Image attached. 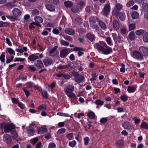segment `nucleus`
<instances>
[{
  "mask_svg": "<svg viewBox=\"0 0 148 148\" xmlns=\"http://www.w3.org/2000/svg\"><path fill=\"white\" fill-rule=\"evenodd\" d=\"M74 90V87L73 86L69 85L64 88V91L68 97L71 98H73L75 94L72 92Z\"/></svg>",
  "mask_w": 148,
  "mask_h": 148,
  "instance_id": "f257e3e1",
  "label": "nucleus"
},
{
  "mask_svg": "<svg viewBox=\"0 0 148 148\" xmlns=\"http://www.w3.org/2000/svg\"><path fill=\"white\" fill-rule=\"evenodd\" d=\"M15 126L13 124H9L7 123H3L1 125V128L6 133H9L14 129Z\"/></svg>",
  "mask_w": 148,
  "mask_h": 148,
  "instance_id": "f03ea898",
  "label": "nucleus"
},
{
  "mask_svg": "<svg viewBox=\"0 0 148 148\" xmlns=\"http://www.w3.org/2000/svg\"><path fill=\"white\" fill-rule=\"evenodd\" d=\"M72 75L75 76V81L78 83H81L84 79V77L82 75L80 74L77 72L74 71L72 72Z\"/></svg>",
  "mask_w": 148,
  "mask_h": 148,
  "instance_id": "7ed1b4c3",
  "label": "nucleus"
},
{
  "mask_svg": "<svg viewBox=\"0 0 148 148\" xmlns=\"http://www.w3.org/2000/svg\"><path fill=\"white\" fill-rule=\"evenodd\" d=\"M133 57L139 60H142L143 58V56L141 54L140 52L137 51H135L133 52Z\"/></svg>",
  "mask_w": 148,
  "mask_h": 148,
  "instance_id": "20e7f679",
  "label": "nucleus"
},
{
  "mask_svg": "<svg viewBox=\"0 0 148 148\" xmlns=\"http://www.w3.org/2000/svg\"><path fill=\"white\" fill-rule=\"evenodd\" d=\"M139 50L142 55L144 56H148V49L147 48L142 46L139 47Z\"/></svg>",
  "mask_w": 148,
  "mask_h": 148,
  "instance_id": "39448f33",
  "label": "nucleus"
},
{
  "mask_svg": "<svg viewBox=\"0 0 148 148\" xmlns=\"http://www.w3.org/2000/svg\"><path fill=\"white\" fill-rule=\"evenodd\" d=\"M3 140L4 142H5L7 144H10L12 141L11 137L9 135L5 134L3 136Z\"/></svg>",
  "mask_w": 148,
  "mask_h": 148,
  "instance_id": "423d86ee",
  "label": "nucleus"
},
{
  "mask_svg": "<svg viewBox=\"0 0 148 148\" xmlns=\"http://www.w3.org/2000/svg\"><path fill=\"white\" fill-rule=\"evenodd\" d=\"M34 126V125H33L32 124H31L27 128L28 134L29 136L33 135L35 133L34 128L32 127V126Z\"/></svg>",
  "mask_w": 148,
  "mask_h": 148,
  "instance_id": "0eeeda50",
  "label": "nucleus"
},
{
  "mask_svg": "<svg viewBox=\"0 0 148 148\" xmlns=\"http://www.w3.org/2000/svg\"><path fill=\"white\" fill-rule=\"evenodd\" d=\"M110 10V5L108 4H106L104 7L103 10V13L106 16H107L109 14Z\"/></svg>",
  "mask_w": 148,
  "mask_h": 148,
  "instance_id": "6e6552de",
  "label": "nucleus"
},
{
  "mask_svg": "<svg viewBox=\"0 0 148 148\" xmlns=\"http://www.w3.org/2000/svg\"><path fill=\"white\" fill-rule=\"evenodd\" d=\"M13 15L15 17H18L20 16L22 14V12L18 9L15 8L12 11Z\"/></svg>",
  "mask_w": 148,
  "mask_h": 148,
  "instance_id": "1a4fd4ad",
  "label": "nucleus"
},
{
  "mask_svg": "<svg viewBox=\"0 0 148 148\" xmlns=\"http://www.w3.org/2000/svg\"><path fill=\"white\" fill-rule=\"evenodd\" d=\"M69 53L68 50L66 49H62L60 53V56L62 58L66 57Z\"/></svg>",
  "mask_w": 148,
  "mask_h": 148,
  "instance_id": "9d476101",
  "label": "nucleus"
},
{
  "mask_svg": "<svg viewBox=\"0 0 148 148\" xmlns=\"http://www.w3.org/2000/svg\"><path fill=\"white\" fill-rule=\"evenodd\" d=\"M115 6L116 9L115 10V14L116 16H117L118 15V13L122 9L123 6L121 4L119 3H116V4Z\"/></svg>",
  "mask_w": 148,
  "mask_h": 148,
  "instance_id": "9b49d317",
  "label": "nucleus"
},
{
  "mask_svg": "<svg viewBox=\"0 0 148 148\" xmlns=\"http://www.w3.org/2000/svg\"><path fill=\"white\" fill-rule=\"evenodd\" d=\"M112 23L113 28L115 30H117L119 29L120 26L118 21L116 19L113 21Z\"/></svg>",
  "mask_w": 148,
  "mask_h": 148,
  "instance_id": "f8f14e48",
  "label": "nucleus"
},
{
  "mask_svg": "<svg viewBox=\"0 0 148 148\" xmlns=\"http://www.w3.org/2000/svg\"><path fill=\"white\" fill-rule=\"evenodd\" d=\"M64 32L66 34L71 35H73L75 33L74 30L70 28L65 29L64 30Z\"/></svg>",
  "mask_w": 148,
  "mask_h": 148,
  "instance_id": "ddd939ff",
  "label": "nucleus"
},
{
  "mask_svg": "<svg viewBox=\"0 0 148 148\" xmlns=\"http://www.w3.org/2000/svg\"><path fill=\"white\" fill-rule=\"evenodd\" d=\"M103 50L102 53L104 54L108 55L112 51V49L111 47H108Z\"/></svg>",
  "mask_w": 148,
  "mask_h": 148,
  "instance_id": "4468645a",
  "label": "nucleus"
},
{
  "mask_svg": "<svg viewBox=\"0 0 148 148\" xmlns=\"http://www.w3.org/2000/svg\"><path fill=\"white\" fill-rule=\"evenodd\" d=\"M15 3L16 1H15L13 2H10L6 3L5 4V5L6 7L8 8L9 9H12V8L16 6V5L15 4Z\"/></svg>",
  "mask_w": 148,
  "mask_h": 148,
  "instance_id": "2eb2a0df",
  "label": "nucleus"
},
{
  "mask_svg": "<svg viewBox=\"0 0 148 148\" xmlns=\"http://www.w3.org/2000/svg\"><path fill=\"white\" fill-rule=\"evenodd\" d=\"M119 19L122 21H124L125 18V15L124 12H121L118 13V15Z\"/></svg>",
  "mask_w": 148,
  "mask_h": 148,
  "instance_id": "dca6fc26",
  "label": "nucleus"
},
{
  "mask_svg": "<svg viewBox=\"0 0 148 148\" xmlns=\"http://www.w3.org/2000/svg\"><path fill=\"white\" fill-rule=\"evenodd\" d=\"M35 65L37 67L42 68L44 67V65L42 62L40 60H37L36 62L35 63Z\"/></svg>",
  "mask_w": 148,
  "mask_h": 148,
  "instance_id": "f3484780",
  "label": "nucleus"
},
{
  "mask_svg": "<svg viewBox=\"0 0 148 148\" xmlns=\"http://www.w3.org/2000/svg\"><path fill=\"white\" fill-rule=\"evenodd\" d=\"M43 62L46 66L50 65L53 63L52 60L50 59H45L43 60Z\"/></svg>",
  "mask_w": 148,
  "mask_h": 148,
  "instance_id": "a211bd4d",
  "label": "nucleus"
},
{
  "mask_svg": "<svg viewBox=\"0 0 148 148\" xmlns=\"http://www.w3.org/2000/svg\"><path fill=\"white\" fill-rule=\"evenodd\" d=\"M46 8L51 12H54L55 10V7L52 5L47 4L46 5Z\"/></svg>",
  "mask_w": 148,
  "mask_h": 148,
  "instance_id": "6ab92c4d",
  "label": "nucleus"
},
{
  "mask_svg": "<svg viewBox=\"0 0 148 148\" xmlns=\"http://www.w3.org/2000/svg\"><path fill=\"white\" fill-rule=\"evenodd\" d=\"M99 24L101 27V28L103 30H106L107 29V27L105 23L103 21L99 20Z\"/></svg>",
  "mask_w": 148,
  "mask_h": 148,
  "instance_id": "aec40b11",
  "label": "nucleus"
},
{
  "mask_svg": "<svg viewBox=\"0 0 148 148\" xmlns=\"http://www.w3.org/2000/svg\"><path fill=\"white\" fill-rule=\"evenodd\" d=\"M34 20L35 21V23L39 24L42 23L43 22V19L42 18L39 16H35L34 18Z\"/></svg>",
  "mask_w": 148,
  "mask_h": 148,
  "instance_id": "412c9836",
  "label": "nucleus"
},
{
  "mask_svg": "<svg viewBox=\"0 0 148 148\" xmlns=\"http://www.w3.org/2000/svg\"><path fill=\"white\" fill-rule=\"evenodd\" d=\"M38 58L39 57L38 56L34 54H32V55L29 56L28 58V60L30 61H34Z\"/></svg>",
  "mask_w": 148,
  "mask_h": 148,
  "instance_id": "4be33fe9",
  "label": "nucleus"
},
{
  "mask_svg": "<svg viewBox=\"0 0 148 148\" xmlns=\"http://www.w3.org/2000/svg\"><path fill=\"white\" fill-rule=\"evenodd\" d=\"M35 25L37 26H39L40 27H41V26L40 24L38 23H36L35 22H32L29 25V28L31 29H32L34 28V25Z\"/></svg>",
  "mask_w": 148,
  "mask_h": 148,
  "instance_id": "5701e85b",
  "label": "nucleus"
},
{
  "mask_svg": "<svg viewBox=\"0 0 148 148\" xmlns=\"http://www.w3.org/2000/svg\"><path fill=\"white\" fill-rule=\"evenodd\" d=\"M64 3V5L67 8H71L73 5L72 2L69 1H65Z\"/></svg>",
  "mask_w": 148,
  "mask_h": 148,
  "instance_id": "b1692460",
  "label": "nucleus"
},
{
  "mask_svg": "<svg viewBox=\"0 0 148 148\" xmlns=\"http://www.w3.org/2000/svg\"><path fill=\"white\" fill-rule=\"evenodd\" d=\"M122 125L124 129H127L129 127H130L131 125L130 123L127 121H126L122 124Z\"/></svg>",
  "mask_w": 148,
  "mask_h": 148,
  "instance_id": "393cba45",
  "label": "nucleus"
},
{
  "mask_svg": "<svg viewBox=\"0 0 148 148\" xmlns=\"http://www.w3.org/2000/svg\"><path fill=\"white\" fill-rule=\"evenodd\" d=\"M71 66V65L70 64H68L66 65H61L57 67V68L58 69H67Z\"/></svg>",
  "mask_w": 148,
  "mask_h": 148,
  "instance_id": "a878e982",
  "label": "nucleus"
},
{
  "mask_svg": "<svg viewBox=\"0 0 148 148\" xmlns=\"http://www.w3.org/2000/svg\"><path fill=\"white\" fill-rule=\"evenodd\" d=\"M87 38L91 41H93L95 40V36L93 35L90 33L88 34L87 35Z\"/></svg>",
  "mask_w": 148,
  "mask_h": 148,
  "instance_id": "bb28decb",
  "label": "nucleus"
},
{
  "mask_svg": "<svg viewBox=\"0 0 148 148\" xmlns=\"http://www.w3.org/2000/svg\"><path fill=\"white\" fill-rule=\"evenodd\" d=\"M143 40L145 42H148V32L145 33L143 37Z\"/></svg>",
  "mask_w": 148,
  "mask_h": 148,
  "instance_id": "cd10ccee",
  "label": "nucleus"
},
{
  "mask_svg": "<svg viewBox=\"0 0 148 148\" xmlns=\"http://www.w3.org/2000/svg\"><path fill=\"white\" fill-rule=\"evenodd\" d=\"M142 9L144 11H146L148 10V4L147 3H145L143 4Z\"/></svg>",
  "mask_w": 148,
  "mask_h": 148,
  "instance_id": "c85d7f7f",
  "label": "nucleus"
},
{
  "mask_svg": "<svg viewBox=\"0 0 148 148\" xmlns=\"http://www.w3.org/2000/svg\"><path fill=\"white\" fill-rule=\"evenodd\" d=\"M128 38L130 40H134L135 38V35L134 32H131L129 34Z\"/></svg>",
  "mask_w": 148,
  "mask_h": 148,
  "instance_id": "c756f323",
  "label": "nucleus"
},
{
  "mask_svg": "<svg viewBox=\"0 0 148 148\" xmlns=\"http://www.w3.org/2000/svg\"><path fill=\"white\" fill-rule=\"evenodd\" d=\"M136 88L134 86H129L128 87L127 90L129 92H134Z\"/></svg>",
  "mask_w": 148,
  "mask_h": 148,
  "instance_id": "7c9ffc66",
  "label": "nucleus"
},
{
  "mask_svg": "<svg viewBox=\"0 0 148 148\" xmlns=\"http://www.w3.org/2000/svg\"><path fill=\"white\" fill-rule=\"evenodd\" d=\"M133 19H137L139 17V15L138 13L134 11L132 12L131 15Z\"/></svg>",
  "mask_w": 148,
  "mask_h": 148,
  "instance_id": "2f4dec72",
  "label": "nucleus"
},
{
  "mask_svg": "<svg viewBox=\"0 0 148 148\" xmlns=\"http://www.w3.org/2000/svg\"><path fill=\"white\" fill-rule=\"evenodd\" d=\"M145 32V31L143 29H140L137 30L136 32V34L138 36H140L144 34Z\"/></svg>",
  "mask_w": 148,
  "mask_h": 148,
  "instance_id": "473e14b6",
  "label": "nucleus"
},
{
  "mask_svg": "<svg viewBox=\"0 0 148 148\" xmlns=\"http://www.w3.org/2000/svg\"><path fill=\"white\" fill-rule=\"evenodd\" d=\"M96 45L98 50L101 51L102 52L103 50L104 49V47L97 43L96 44Z\"/></svg>",
  "mask_w": 148,
  "mask_h": 148,
  "instance_id": "72a5a7b5",
  "label": "nucleus"
},
{
  "mask_svg": "<svg viewBox=\"0 0 148 148\" xmlns=\"http://www.w3.org/2000/svg\"><path fill=\"white\" fill-rule=\"evenodd\" d=\"M39 13V11L36 9H34L32 12V14L33 16L38 15Z\"/></svg>",
  "mask_w": 148,
  "mask_h": 148,
  "instance_id": "f704fd0d",
  "label": "nucleus"
},
{
  "mask_svg": "<svg viewBox=\"0 0 148 148\" xmlns=\"http://www.w3.org/2000/svg\"><path fill=\"white\" fill-rule=\"evenodd\" d=\"M106 40L107 44L110 46L112 45V42L111 39L110 37H107L106 38Z\"/></svg>",
  "mask_w": 148,
  "mask_h": 148,
  "instance_id": "c9c22d12",
  "label": "nucleus"
},
{
  "mask_svg": "<svg viewBox=\"0 0 148 148\" xmlns=\"http://www.w3.org/2000/svg\"><path fill=\"white\" fill-rule=\"evenodd\" d=\"M7 51L9 53L10 55H15V52L11 48H7Z\"/></svg>",
  "mask_w": 148,
  "mask_h": 148,
  "instance_id": "e433bc0d",
  "label": "nucleus"
},
{
  "mask_svg": "<svg viewBox=\"0 0 148 148\" xmlns=\"http://www.w3.org/2000/svg\"><path fill=\"white\" fill-rule=\"evenodd\" d=\"M46 109V106L44 104H42L40 105L38 108V110L39 111H44Z\"/></svg>",
  "mask_w": 148,
  "mask_h": 148,
  "instance_id": "4c0bfd02",
  "label": "nucleus"
},
{
  "mask_svg": "<svg viewBox=\"0 0 148 148\" xmlns=\"http://www.w3.org/2000/svg\"><path fill=\"white\" fill-rule=\"evenodd\" d=\"M123 140L121 139L116 141L115 144L117 146H121L123 145Z\"/></svg>",
  "mask_w": 148,
  "mask_h": 148,
  "instance_id": "58836bf2",
  "label": "nucleus"
},
{
  "mask_svg": "<svg viewBox=\"0 0 148 148\" xmlns=\"http://www.w3.org/2000/svg\"><path fill=\"white\" fill-rule=\"evenodd\" d=\"M11 134L12 135V137L14 138H16L18 136L17 133L14 130L11 133Z\"/></svg>",
  "mask_w": 148,
  "mask_h": 148,
  "instance_id": "ea45409f",
  "label": "nucleus"
},
{
  "mask_svg": "<svg viewBox=\"0 0 148 148\" xmlns=\"http://www.w3.org/2000/svg\"><path fill=\"white\" fill-rule=\"evenodd\" d=\"M5 53L4 52L1 55L0 57V59L2 62H5Z\"/></svg>",
  "mask_w": 148,
  "mask_h": 148,
  "instance_id": "a19ab883",
  "label": "nucleus"
},
{
  "mask_svg": "<svg viewBox=\"0 0 148 148\" xmlns=\"http://www.w3.org/2000/svg\"><path fill=\"white\" fill-rule=\"evenodd\" d=\"M95 114L93 112H91L88 113V116L91 119H93L95 117Z\"/></svg>",
  "mask_w": 148,
  "mask_h": 148,
  "instance_id": "79ce46f5",
  "label": "nucleus"
},
{
  "mask_svg": "<svg viewBox=\"0 0 148 148\" xmlns=\"http://www.w3.org/2000/svg\"><path fill=\"white\" fill-rule=\"evenodd\" d=\"M57 48V46H55L51 50L49 51V53L50 56H53V54L55 52Z\"/></svg>",
  "mask_w": 148,
  "mask_h": 148,
  "instance_id": "37998d69",
  "label": "nucleus"
},
{
  "mask_svg": "<svg viewBox=\"0 0 148 148\" xmlns=\"http://www.w3.org/2000/svg\"><path fill=\"white\" fill-rule=\"evenodd\" d=\"M95 103L97 105L101 106L104 103L103 102L101 101L100 100H97L95 101Z\"/></svg>",
  "mask_w": 148,
  "mask_h": 148,
  "instance_id": "c03bdc74",
  "label": "nucleus"
},
{
  "mask_svg": "<svg viewBox=\"0 0 148 148\" xmlns=\"http://www.w3.org/2000/svg\"><path fill=\"white\" fill-rule=\"evenodd\" d=\"M136 27V25L134 24H130L129 26V29L130 30L134 29Z\"/></svg>",
  "mask_w": 148,
  "mask_h": 148,
  "instance_id": "a18cd8bd",
  "label": "nucleus"
},
{
  "mask_svg": "<svg viewBox=\"0 0 148 148\" xmlns=\"http://www.w3.org/2000/svg\"><path fill=\"white\" fill-rule=\"evenodd\" d=\"M141 126L144 129H148V125L146 123L143 122L141 125Z\"/></svg>",
  "mask_w": 148,
  "mask_h": 148,
  "instance_id": "49530a36",
  "label": "nucleus"
},
{
  "mask_svg": "<svg viewBox=\"0 0 148 148\" xmlns=\"http://www.w3.org/2000/svg\"><path fill=\"white\" fill-rule=\"evenodd\" d=\"M60 43L63 45L68 46L69 45V43L68 42L63 40H61Z\"/></svg>",
  "mask_w": 148,
  "mask_h": 148,
  "instance_id": "de8ad7c7",
  "label": "nucleus"
},
{
  "mask_svg": "<svg viewBox=\"0 0 148 148\" xmlns=\"http://www.w3.org/2000/svg\"><path fill=\"white\" fill-rule=\"evenodd\" d=\"M57 114L62 116H65L66 117L70 116L69 115L67 114L61 112H58Z\"/></svg>",
  "mask_w": 148,
  "mask_h": 148,
  "instance_id": "09e8293b",
  "label": "nucleus"
},
{
  "mask_svg": "<svg viewBox=\"0 0 148 148\" xmlns=\"http://www.w3.org/2000/svg\"><path fill=\"white\" fill-rule=\"evenodd\" d=\"M76 144V142L75 140H73L71 142H70L69 143V145L72 147H74Z\"/></svg>",
  "mask_w": 148,
  "mask_h": 148,
  "instance_id": "8fccbe9b",
  "label": "nucleus"
},
{
  "mask_svg": "<svg viewBox=\"0 0 148 148\" xmlns=\"http://www.w3.org/2000/svg\"><path fill=\"white\" fill-rule=\"evenodd\" d=\"M56 145L53 143H49L48 148H56Z\"/></svg>",
  "mask_w": 148,
  "mask_h": 148,
  "instance_id": "3c124183",
  "label": "nucleus"
},
{
  "mask_svg": "<svg viewBox=\"0 0 148 148\" xmlns=\"http://www.w3.org/2000/svg\"><path fill=\"white\" fill-rule=\"evenodd\" d=\"M42 95L43 97L45 98L48 97V95L47 92L45 90H43L42 91Z\"/></svg>",
  "mask_w": 148,
  "mask_h": 148,
  "instance_id": "603ef678",
  "label": "nucleus"
},
{
  "mask_svg": "<svg viewBox=\"0 0 148 148\" xmlns=\"http://www.w3.org/2000/svg\"><path fill=\"white\" fill-rule=\"evenodd\" d=\"M77 4L80 6L81 9H82V8L84 7L85 5V3L83 1H80V2L77 3Z\"/></svg>",
  "mask_w": 148,
  "mask_h": 148,
  "instance_id": "864d4df0",
  "label": "nucleus"
},
{
  "mask_svg": "<svg viewBox=\"0 0 148 148\" xmlns=\"http://www.w3.org/2000/svg\"><path fill=\"white\" fill-rule=\"evenodd\" d=\"M134 3L133 1L131 0L129 1L127 4V7H130L131 6L133 5Z\"/></svg>",
  "mask_w": 148,
  "mask_h": 148,
  "instance_id": "5fc2aeb1",
  "label": "nucleus"
},
{
  "mask_svg": "<svg viewBox=\"0 0 148 148\" xmlns=\"http://www.w3.org/2000/svg\"><path fill=\"white\" fill-rule=\"evenodd\" d=\"M121 66L122 67L120 68V71L121 72L124 73L125 71V65L122 63L121 65Z\"/></svg>",
  "mask_w": 148,
  "mask_h": 148,
  "instance_id": "6e6d98bb",
  "label": "nucleus"
},
{
  "mask_svg": "<svg viewBox=\"0 0 148 148\" xmlns=\"http://www.w3.org/2000/svg\"><path fill=\"white\" fill-rule=\"evenodd\" d=\"M121 98L122 100L123 101H126L128 99L126 95L121 96Z\"/></svg>",
  "mask_w": 148,
  "mask_h": 148,
  "instance_id": "4d7b16f0",
  "label": "nucleus"
},
{
  "mask_svg": "<svg viewBox=\"0 0 148 148\" xmlns=\"http://www.w3.org/2000/svg\"><path fill=\"white\" fill-rule=\"evenodd\" d=\"M66 136L69 140H71L73 137V134L72 133H69Z\"/></svg>",
  "mask_w": 148,
  "mask_h": 148,
  "instance_id": "13d9d810",
  "label": "nucleus"
},
{
  "mask_svg": "<svg viewBox=\"0 0 148 148\" xmlns=\"http://www.w3.org/2000/svg\"><path fill=\"white\" fill-rule=\"evenodd\" d=\"M66 131V130L64 128H61L58 131L57 133H58L59 134H63Z\"/></svg>",
  "mask_w": 148,
  "mask_h": 148,
  "instance_id": "bf43d9fd",
  "label": "nucleus"
},
{
  "mask_svg": "<svg viewBox=\"0 0 148 148\" xmlns=\"http://www.w3.org/2000/svg\"><path fill=\"white\" fill-rule=\"evenodd\" d=\"M75 22L77 23H81L82 22V19L79 18H77L75 19Z\"/></svg>",
  "mask_w": 148,
  "mask_h": 148,
  "instance_id": "052dcab7",
  "label": "nucleus"
},
{
  "mask_svg": "<svg viewBox=\"0 0 148 148\" xmlns=\"http://www.w3.org/2000/svg\"><path fill=\"white\" fill-rule=\"evenodd\" d=\"M114 39L116 41V42H120L121 40V38L120 36H118L115 38H114Z\"/></svg>",
  "mask_w": 148,
  "mask_h": 148,
  "instance_id": "680f3d73",
  "label": "nucleus"
},
{
  "mask_svg": "<svg viewBox=\"0 0 148 148\" xmlns=\"http://www.w3.org/2000/svg\"><path fill=\"white\" fill-rule=\"evenodd\" d=\"M38 140V138L36 137L32 140V144L33 145H35Z\"/></svg>",
  "mask_w": 148,
  "mask_h": 148,
  "instance_id": "e2e57ef3",
  "label": "nucleus"
},
{
  "mask_svg": "<svg viewBox=\"0 0 148 148\" xmlns=\"http://www.w3.org/2000/svg\"><path fill=\"white\" fill-rule=\"evenodd\" d=\"M71 10L73 12L76 13L78 11V8L77 7H74L71 8Z\"/></svg>",
  "mask_w": 148,
  "mask_h": 148,
  "instance_id": "0e129e2a",
  "label": "nucleus"
},
{
  "mask_svg": "<svg viewBox=\"0 0 148 148\" xmlns=\"http://www.w3.org/2000/svg\"><path fill=\"white\" fill-rule=\"evenodd\" d=\"M84 144L86 145H87L88 144L89 139L88 137H86L84 138Z\"/></svg>",
  "mask_w": 148,
  "mask_h": 148,
  "instance_id": "69168bd1",
  "label": "nucleus"
},
{
  "mask_svg": "<svg viewBox=\"0 0 148 148\" xmlns=\"http://www.w3.org/2000/svg\"><path fill=\"white\" fill-rule=\"evenodd\" d=\"M107 119L106 118H103L101 119L100 122L102 123H105L107 122Z\"/></svg>",
  "mask_w": 148,
  "mask_h": 148,
  "instance_id": "338daca9",
  "label": "nucleus"
},
{
  "mask_svg": "<svg viewBox=\"0 0 148 148\" xmlns=\"http://www.w3.org/2000/svg\"><path fill=\"white\" fill-rule=\"evenodd\" d=\"M12 101L13 103L15 104H18L19 102L18 99L14 98H12Z\"/></svg>",
  "mask_w": 148,
  "mask_h": 148,
  "instance_id": "774afa93",
  "label": "nucleus"
}]
</instances>
